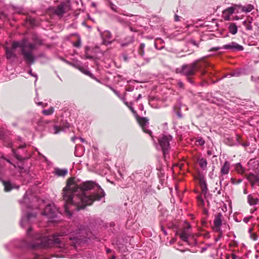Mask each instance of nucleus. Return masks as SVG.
Wrapping results in <instances>:
<instances>
[{
    "mask_svg": "<svg viewBox=\"0 0 259 259\" xmlns=\"http://www.w3.org/2000/svg\"><path fill=\"white\" fill-rule=\"evenodd\" d=\"M40 200L30 191H27L23 199L20 200L22 205L23 214L20 225L22 228L28 226L26 232L27 239H15L5 245V248L11 251L14 248L32 251L34 258L22 257L21 259H44L38 253L35 252V250L46 247H57L63 252L67 251L68 245H70L74 249L81 243H85L86 239L84 237L85 234V227L83 225L76 226L75 229H68L66 231L57 233L51 236H43L41 233H33L30 226L32 221L36 219L37 213L35 211L29 212V210L39 209ZM47 259V258H44Z\"/></svg>",
    "mask_w": 259,
    "mask_h": 259,
    "instance_id": "obj_1",
    "label": "nucleus"
},
{
    "mask_svg": "<svg viewBox=\"0 0 259 259\" xmlns=\"http://www.w3.org/2000/svg\"><path fill=\"white\" fill-rule=\"evenodd\" d=\"M105 195L104 191L96 182L87 181L78 185L74 178H70L62 190L65 212L70 217L74 211L84 209L94 201L100 200Z\"/></svg>",
    "mask_w": 259,
    "mask_h": 259,
    "instance_id": "obj_2",
    "label": "nucleus"
},
{
    "mask_svg": "<svg viewBox=\"0 0 259 259\" xmlns=\"http://www.w3.org/2000/svg\"><path fill=\"white\" fill-rule=\"evenodd\" d=\"M209 63L204 59L197 60L189 64H183L181 67L176 69V73L185 76L186 80L190 84L196 85L194 76L196 71H199L201 75L206 73L205 69L209 66Z\"/></svg>",
    "mask_w": 259,
    "mask_h": 259,
    "instance_id": "obj_3",
    "label": "nucleus"
},
{
    "mask_svg": "<svg viewBox=\"0 0 259 259\" xmlns=\"http://www.w3.org/2000/svg\"><path fill=\"white\" fill-rule=\"evenodd\" d=\"M0 139L4 141V144L6 146L11 148L14 156L18 160L22 161L28 158L29 155L26 154L27 151V145L25 144L20 145L18 148L15 150L13 148V144L12 142L9 139L7 141L5 138L4 134L2 132H0Z\"/></svg>",
    "mask_w": 259,
    "mask_h": 259,
    "instance_id": "obj_4",
    "label": "nucleus"
},
{
    "mask_svg": "<svg viewBox=\"0 0 259 259\" xmlns=\"http://www.w3.org/2000/svg\"><path fill=\"white\" fill-rule=\"evenodd\" d=\"M24 42V38L21 41H15L12 43L11 49L15 51L17 48H20L21 49V54L23 56L26 64L31 65L34 64L36 58L32 54V52L25 50Z\"/></svg>",
    "mask_w": 259,
    "mask_h": 259,
    "instance_id": "obj_5",
    "label": "nucleus"
},
{
    "mask_svg": "<svg viewBox=\"0 0 259 259\" xmlns=\"http://www.w3.org/2000/svg\"><path fill=\"white\" fill-rule=\"evenodd\" d=\"M172 139V137L170 135H163L158 139L159 147L162 151L163 155L165 160L170 150L169 143Z\"/></svg>",
    "mask_w": 259,
    "mask_h": 259,
    "instance_id": "obj_6",
    "label": "nucleus"
},
{
    "mask_svg": "<svg viewBox=\"0 0 259 259\" xmlns=\"http://www.w3.org/2000/svg\"><path fill=\"white\" fill-rule=\"evenodd\" d=\"M131 180L133 181L135 185L144 189L146 186V183L144 179V173L141 171H135L130 176Z\"/></svg>",
    "mask_w": 259,
    "mask_h": 259,
    "instance_id": "obj_7",
    "label": "nucleus"
},
{
    "mask_svg": "<svg viewBox=\"0 0 259 259\" xmlns=\"http://www.w3.org/2000/svg\"><path fill=\"white\" fill-rule=\"evenodd\" d=\"M221 49L230 50L233 52H239L242 51L244 50V47L238 44V43L232 41L228 44L224 45L222 47H213L210 49V52H215Z\"/></svg>",
    "mask_w": 259,
    "mask_h": 259,
    "instance_id": "obj_8",
    "label": "nucleus"
},
{
    "mask_svg": "<svg viewBox=\"0 0 259 259\" xmlns=\"http://www.w3.org/2000/svg\"><path fill=\"white\" fill-rule=\"evenodd\" d=\"M42 214L47 216L51 221L55 222L56 220L55 219L58 218L59 212L58 209L54 205L49 204L47 205Z\"/></svg>",
    "mask_w": 259,
    "mask_h": 259,
    "instance_id": "obj_9",
    "label": "nucleus"
},
{
    "mask_svg": "<svg viewBox=\"0 0 259 259\" xmlns=\"http://www.w3.org/2000/svg\"><path fill=\"white\" fill-rule=\"evenodd\" d=\"M135 117L143 132L151 136L152 132L147 128L149 125V119L146 117H140L138 114H136Z\"/></svg>",
    "mask_w": 259,
    "mask_h": 259,
    "instance_id": "obj_10",
    "label": "nucleus"
},
{
    "mask_svg": "<svg viewBox=\"0 0 259 259\" xmlns=\"http://www.w3.org/2000/svg\"><path fill=\"white\" fill-rule=\"evenodd\" d=\"M48 123L47 121L42 119H34L32 121V124L35 130L38 131H41Z\"/></svg>",
    "mask_w": 259,
    "mask_h": 259,
    "instance_id": "obj_11",
    "label": "nucleus"
},
{
    "mask_svg": "<svg viewBox=\"0 0 259 259\" xmlns=\"http://www.w3.org/2000/svg\"><path fill=\"white\" fill-rule=\"evenodd\" d=\"M223 217V216L222 212L217 213L214 215L213 225L216 231H221V227L222 225Z\"/></svg>",
    "mask_w": 259,
    "mask_h": 259,
    "instance_id": "obj_12",
    "label": "nucleus"
},
{
    "mask_svg": "<svg viewBox=\"0 0 259 259\" xmlns=\"http://www.w3.org/2000/svg\"><path fill=\"white\" fill-rule=\"evenodd\" d=\"M66 4L64 2L61 3L54 10V13L60 17H62L65 13Z\"/></svg>",
    "mask_w": 259,
    "mask_h": 259,
    "instance_id": "obj_13",
    "label": "nucleus"
},
{
    "mask_svg": "<svg viewBox=\"0 0 259 259\" xmlns=\"http://www.w3.org/2000/svg\"><path fill=\"white\" fill-rule=\"evenodd\" d=\"M199 183L201 188V193L204 196H206L208 193L207 185L204 177H200L199 179Z\"/></svg>",
    "mask_w": 259,
    "mask_h": 259,
    "instance_id": "obj_14",
    "label": "nucleus"
},
{
    "mask_svg": "<svg viewBox=\"0 0 259 259\" xmlns=\"http://www.w3.org/2000/svg\"><path fill=\"white\" fill-rule=\"evenodd\" d=\"M100 34L103 39V44L108 45L111 44V41L109 39L111 38V33L109 31L105 30L104 32H100Z\"/></svg>",
    "mask_w": 259,
    "mask_h": 259,
    "instance_id": "obj_15",
    "label": "nucleus"
},
{
    "mask_svg": "<svg viewBox=\"0 0 259 259\" xmlns=\"http://www.w3.org/2000/svg\"><path fill=\"white\" fill-rule=\"evenodd\" d=\"M2 182L6 192H9L13 189H18L19 188V186L12 184L9 180L2 181Z\"/></svg>",
    "mask_w": 259,
    "mask_h": 259,
    "instance_id": "obj_16",
    "label": "nucleus"
},
{
    "mask_svg": "<svg viewBox=\"0 0 259 259\" xmlns=\"http://www.w3.org/2000/svg\"><path fill=\"white\" fill-rule=\"evenodd\" d=\"M76 259H92V254L89 251H83L73 255Z\"/></svg>",
    "mask_w": 259,
    "mask_h": 259,
    "instance_id": "obj_17",
    "label": "nucleus"
},
{
    "mask_svg": "<svg viewBox=\"0 0 259 259\" xmlns=\"http://www.w3.org/2000/svg\"><path fill=\"white\" fill-rule=\"evenodd\" d=\"M247 179L251 183L252 187H253L254 185H259V178L254 174H249L247 176Z\"/></svg>",
    "mask_w": 259,
    "mask_h": 259,
    "instance_id": "obj_18",
    "label": "nucleus"
},
{
    "mask_svg": "<svg viewBox=\"0 0 259 259\" xmlns=\"http://www.w3.org/2000/svg\"><path fill=\"white\" fill-rule=\"evenodd\" d=\"M69 126L70 125L69 123H66L65 127L63 128L57 125H54L53 127L50 128V132L54 134H58L62 131H65V128H68Z\"/></svg>",
    "mask_w": 259,
    "mask_h": 259,
    "instance_id": "obj_19",
    "label": "nucleus"
},
{
    "mask_svg": "<svg viewBox=\"0 0 259 259\" xmlns=\"http://www.w3.org/2000/svg\"><path fill=\"white\" fill-rule=\"evenodd\" d=\"M230 169V163L228 161H225L221 168V174L222 176L229 174Z\"/></svg>",
    "mask_w": 259,
    "mask_h": 259,
    "instance_id": "obj_20",
    "label": "nucleus"
},
{
    "mask_svg": "<svg viewBox=\"0 0 259 259\" xmlns=\"http://www.w3.org/2000/svg\"><path fill=\"white\" fill-rule=\"evenodd\" d=\"M5 51L6 57L7 59L10 60L12 58L15 59L17 57V55L15 53V51L13 50L12 49H9L8 47H6L5 49Z\"/></svg>",
    "mask_w": 259,
    "mask_h": 259,
    "instance_id": "obj_21",
    "label": "nucleus"
},
{
    "mask_svg": "<svg viewBox=\"0 0 259 259\" xmlns=\"http://www.w3.org/2000/svg\"><path fill=\"white\" fill-rule=\"evenodd\" d=\"M235 9L234 7H230L224 10L223 14L225 15V19L229 20L230 16L235 13Z\"/></svg>",
    "mask_w": 259,
    "mask_h": 259,
    "instance_id": "obj_22",
    "label": "nucleus"
},
{
    "mask_svg": "<svg viewBox=\"0 0 259 259\" xmlns=\"http://www.w3.org/2000/svg\"><path fill=\"white\" fill-rule=\"evenodd\" d=\"M259 199L257 197H254L252 195L249 194L247 196V202L250 205H255L258 203Z\"/></svg>",
    "mask_w": 259,
    "mask_h": 259,
    "instance_id": "obj_23",
    "label": "nucleus"
},
{
    "mask_svg": "<svg viewBox=\"0 0 259 259\" xmlns=\"http://www.w3.org/2000/svg\"><path fill=\"white\" fill-rule=\"evenodd\" d=\"M109 6H110V8H111V9L113 11H114V12H115L116 13H117L118 14H120V15L127 16V15L125 14L124 13H123V10H122L121 9L119 8L117 6H116L114 4H113V3H110Z\"/></svg>",
    "mask_w": 259,
    "mask_h": 259,
    "instance_id": "obj_24",
    "label": "nucleus"
},
{
    "mask_svg": "<svg viewBox=\"0 0 259 259\" xmlns=\"http://www.w3.org/2000/svg\"><path fill=\"white\" fill-rule=\"evenodd\" d=\"M198 163L200 167L202 170H205L206 169L207 162L206 158H204L203 157L199 158L198 159Z\"/></svg>",
    "mask_w": 259,
    "mask_h": 259,
    "instance_id": "obj_25",
    "label": "nucleus"
},
{
    "mask_svg": "<svg viewBox=\"0 0 259 259\" xmlns=\"http://www.w3.org/2000/svg\"><path fill=\"white\" fill-rule=\"evenodd\" d=\"M68 172L67 169H61L59 168H56L55 169V174L59 177H64Z\"/></svg>",
    "mask_w": 259,
    "mask_h": 259,
    "instance_id": "obj_26",
    "label": "nucleus"
},
{
    "mask_svg": "<svg viewBox=\"0 0 259 259\" xmlns=\"http://www.w3.org/2000/svg\"><path fill=\"white\" fill-rule=\"evenodd\" d=\"M228 29L229 32L232 34H235L238 31V28L236 25L234 23H230Z\"/></svg>",
    "mask_w": 259,
    "mask_h": 259,
    "instance_id": "obj_27",
    "label": "nucleus"
},
{
    "mask_svg": "<svg viewBox=\"0 0 259 259\" xmlns=\"http://www.w3.org/2000/svg\"><path fill=\"white\" fill-rule=\"evenodd\" d=\"M24 45H25V50L26 49H29L30 50L29 51L32 52V51L35 49V45L32 43L28 42L26 39L24 38Z\"/></svg>",
    "mask_w": 259,
    "mask_h": 259,
    "instance_id": "obj_28",
    "label": "nucleus"
},
{
    "mask_svg": "<svg viewBox=\"0 0 259 259\" xmlns=\"http://www.w3.org/2000/svg\"><path fill=\"white\" fill-rule=\"evenodd\" d=\"M235 169L236 171L239 173L242 174L245 171V168L243 167L242 165L240 163H237L235 165Z\"/></svg>",
    "mask_w": 259,
    "mask_h": 259,
    "instance_id": "obj_29",
    "label": "nucleus"
},
{
    "mask_svg": "<svg viewBox=\"0 0 259 259\" xmlns=\"http://www.w3.org/2000/svg\"><path fill=\"white\" fill-rule=\"evenodd\" d=\"M124 103L125 105L128 107V108L130 109V110L132 112V113L134 114L135 116L136 115V114H138L137 113V111L134 109V107H133V103L125 101L124 100Z\"/></svg>",
    "mask_w": 259,
    "mask_h": 259,
    "instance_id": "obj_30",
    "label": "nucleus"
},
{
    "mask_svg": "<svg viewBox=\"0 0 259 259\" xmlns=\"http://www.w3.org/2000/svg\"><path fill=\"white\" fill-rule=\"evenodd\" d=\"M254 8L253 6L252 5H247L246 6H243L241 8V11L246 13L251 12Z\"/></svg>",
    "mask_w": 259,
    "mask_h": 259,
    "instance_id": "obj_31",
    "label": "nucleus"
},
{
    "mask_svg": "<svg viewBox=\"0 0 259 259\" xmlns=\"http://www.w3.org/2000/svg\"><path fill=\"white\" fill-rule=\"evenodd\" d=\"M234 77H239L243 73V71L241 68H238L232 72Z\"/></svg>",
    "mask_w": 259,
    "mask_h": 259,
    "instance_id": "obj_32",
    "label": "nucleus"
},
{
    "mask_svg": "<svg viewBox=\"0 0 259 259\" xmlns=\"http://www.w3.org/2000/svg\"><path fill=\"white\" fill-rule=\"evenodd\" d=\"M181 240L189 243V237L188 234L186 232H182L180 234Z\"/></svg>",
    "mask_w": 259,
    "mask_h": 259,
    "instance_id": "obj_33",
    "label": "nucleus"
},
{
    "mask_svg": "<svg viewBox=\"0 0 259 259\" xmlns=\"http://www.w3.org/2000/svg\"><path fill=\"white\" fill-rule=\"evenodd\" d=\"M145 47V44L144 43H141L140 45V46L139 47L138 53H139V55L142 57H143L144 55Z\"/></svg>",
    "mask_w": 259,
    "mask_h": 259,
    "instance_id": "obj_34",
    "label": "nucleus"
},
{
    "mask_svg": "<svg viewBox=\"0 0 259 259\" xmlns=\"http://www.w3.org/2000/svg\"><path fill=\"white\" fill-rule=\"evenodd\" d=\"M242 24L244 26H245L246 29L247 30H251L252 29V26L251 25V22L249 21V19L247 20H244L242 22Z\"/></svg>",
    "mask_w": 259,
    "mask_h": 259,
    "instance_id": "obj_35",
    "label": "nucleus"
},
{
    "mask_svg": "<svg viewBox=\"0 0 259 259\" xmlns=\"http://www.w3.org/2000/svg\"><path fill=\"white\" fill-rule=\"evenodd\" d=\"M112 18L121 24H123L125 22L123 18L116 15H112Z\"/></svg>",
    "mask_w": 259,
    "mask_h": 259,
    "instance_id": "obj_36",
    "label": "nucleus"
},
{
    "mask_svg": "<svg viewBox=\"0 0 259 259\" xmlns=\"http://www.w3.org/2000/svg\"><path fill=\"white\" fill-rule=\"evenodd\" d=\"M42 113L46 115H50L53 113L54 112V108L51 107L48 109H44L42 110Z\"/></svg>",
    "mask_w": 259,
    "mask_h": 259,
    "instance_id": "obj_37",
    "label": "nucleus"
},
{
    "mask_svg": "<svg viewBox=\"0 0 259 259\" xmlns=\"http://www.w3.org/2000/svg\"><path fill=\"white\" fill-rule=\"evenodd\" d=\"M176 108H177V106H174V110L175 111L176 114L177 115V116H178V117L179 118H182L183 117V115L181 112L180 105H179V110L178 111H175Z\"/></svg>",
    "mask_w": 259,
    "mask_h": 259,
    "instance_id": "obj_38",
    "label": "nucleus"
},
{
    "mask_svg": "<svg viewBox=\"0 0 259 259\" xmlns=\"http://www.w3.org/2000/svg\"><path fill=\"white\" fill-rule=\"evenodd\" d=\"M79 70L83 73L84 74H86V75H89V76H90L92 78H94L93 77V74L90 71H88V70H86L84 68H79Z\"/></svg>",
    "mask_w": 259,
    "mask_h": 259,
    "instance_id": "obj_39",
    "label": "nucleus"
},
{
    "mask_svg": "<svg viewBox=\"0 0 259 259\" xmlns=\"http://www.w3.org/2000/svg\"><path fill=\"white\" fill-rule=\"evenodd\" d=\"M196 142L199 146H203L205 144V141L201 137H197L196 139Z\"/></svg>",
    "mask_w": 259,
    "mask_h": 259,
    "instance_id": "obj_40",
    "label": "nucleus"
},
{
    "mask_svg": "<svg viewBox=\"0 0 259 259\" xmlns=\"http://www.w3.org/2000/svg\"><path fill=\"white\" fill-rule=\"evenodd\" d=\"M64 60V61H65V62H66L67 64H68L70 65H71V66H74V67H75V68H78L79 70V68H82V67H80V65L79 64V63H71V62H69V61H66V60Z\"/></svg>",
    "mask_w": 259,
    "mask_h": 259,
    "instance_id": "obj_41",
    "label": "nucleus"
},
{
    "mask_svg": "<svg viewBox=\"0 0 259 259\" xmlns=\"http://www.w3.org/2000/svg\"><path fill=\"white\" fill-rule=\"evenodd\" d=\"M73 45L74 47H76V48H80V46H81V38L80 37H78V38H77V40L74 42L73 44Z\"/></svg>",
    "mask_w": 259,
    "mask_h": 259,
    "instance_id": "obj_42",
    "label": "nucleus"
},
{
    "mask_svg": "<svg viewBox=\"0 0 259 259\" xmlns=\"http://www.w3.org/2000/svg\"><path fill=\"white\" fill-rule=\"evenodd\" d=\"M80 148L83 151H84V148L82 145H76V147H75V151H74V154H75L76 156H80L79 155H78L77 154V148Z\"/></svg>",
    "mask_w": 259,
    "mask_h": 259,
    "instance_id": "obj_43",
    "label": "nucleus"
},
{
    "mask_svg": "<svg viewBox=\"0 0 259 259\" xmlns=\"http://www.w3.org/2000/svg\"><path fill=\"white\" fill-rule=\"evenodd\" d=\"M242 181V180L241 179H239L238 180H236L235 179H231V183L233 184H240V183H241Z\"/></svg>",
    "mask_w": 259,
    "mask_h": 259,
    "instance_id": "obj_44",
    "label": "nucleus"
},
{
    "mask_svg": "<svg viewBox=\"0 0 259 259\" xmlns=\"http://www.w3.org/2000/svg\"><path fill=\"white\" fill-rule=\"evenodd\" d=\"M28 73L29 74H30L31 76H34V77H36V79H35V82H36L37 79V76L36 74L32 73V69H31V68H30V69L28 70Z\"/></svg>",
    "mask_w": 259,
    "mask_h": 259,
    "instance_id": "obj_45",
    "label": "nucleus"
},
{
    "mask_svg": "<svg viewBox=\"0 0 259 259\" xmlns=\"http://www.w3.org/2000/svg\"><path fill=\"white\" fill-rule=\"evenodd\" d=\"M134 87L133 85H129L128 87H125V90L127 92H132L134 90Z\"/></svg>",
    "mask_w": 259,
    "mask_h": 259,
    "instance_id": "obj_46",
    "label": "nucleus"
},
{
    "mask_svg": "<svg viewBox=\"0 0 259 259\" xmlns=\"http://www.w3.org/2000/svg\"><path fill=\"white\" fill-rule=\"evenodd\" d=\"M250 237L253 240H256L257 239V236L256 233H252L250 235Z\"/></svg>",
    "mask_w": 259,
    "mask_h": 259,
    "instance_id": "obj_47",
    "label": "nucleus"
},
{
    "mask_svg": "<svg viewBox=\"0 0 259 259\" xmlns=\"http://www.w3.org/2000/svg\"><path fill=\"white\" fill-rule=\"evenodd\" d=\"M251 218H252V217H251V216L249 217H245V218L243 219V222H244V223H247L249 221L250 219Z\"/></svg>",
    "mask_w": 259,
    "mask_h": 259,
    "instance_id": "obj_48",
    "label": "nucleus"
},
{
    "mask_svg": "<svg viewBox=\"0 0 259 259\" xmlns=\"http://www.w3.org/2000/svg\"><path fill=\"white\" fill-rule=\"evenodd\" d=\"M2 161V159L0 158V176L2 174L3 170Z\"/></svg>",
    "mask_w": 259,
    "mask_h": 259,
    "instance_id": "obj_49",
    "label": "nucleus"
},
{
    "mask_svg": "<svg viewBox=\"0 0 259 259\" xmlns=\"http://www.w3.org/2000/svg\"><path fill=\"white\" fill-rule=\"evenodd\" d=\"M240 145H241L244 147H246L249 145V143L248 142H243L240 143Z\"/></svg>",
    "mask_w": 259,
    "mask_h": 259,
    "instance_id": "obj_50",
    "label": "nucleus"
},
{
    "mask_svg": "<svg viewBox=\"0 0 259 259\" xmlns=\"http://www.w3.org/2000/svg\"><path fill=\"white\" fill-rule=\"evenodd\" d=\"M178 85L180 88H182V89L184 88V86L183 83L182 81H179L178 83Z\"/></svg>",
    "mask_w": 259,
    "mask_h": 259,
    "instance_id": "obj_51",
    "label": "nucleus"
},
{
    "mask_svg": "<svg viewBox=\"0 0 259 259\" xmlns=\"http://www.w3.org/2000/svg\"><path fill=\"white\" fill-rule=\"evenodd\" d=\"M190 42L194 46H197V47H198V44L197 42L194 40H190Z\"/></svg>",
    "mask_w": 259,
    "mask_h": 259,
    "instance_id": "obj_52",
    "label": "nucleus"
},
{
    "mask_svg": "<svg viewBox=\"0 0 259 259\" xmlns=\"http://www.w3.org/2000/svg\"><path fill=\"white\" fill-rule=\"evenodd\" d=\"M174 19H175V21L176 22H178L180 21V17L178 15H177V14L175 15Z\"/></svg>",
    "mask_w": 259,
    "mask_h": 259,
    "instance_id": "obj_53",
    "label": "nucleus"
},
{
    "mask_svg": "<svg viewBox=\"0 0 259 259\" xmlns=\"http://www.w3.org/2000/svg\"><path fill=\"white\" fill-rule=\"evenodd\" d=\"M161 230L162 231L164 235H166L167 232L166 231V230L164 229V228L162 226H161Z\"/></svg>",
    "mask_w": 259,
    "mask_h": 259,
    "instance_id": "obj_54",
    "label": "nucleus"
},
{
    "mask_svg": "<svg viewBox=\"0 0 259 259\" xmlns=\"http://www.w3.org/2000/svg\"><path fill=\"white\" fill-rule=\"evenodd\" d=\"M36 104L38 105H42V107H45V106H46L47 105V103L44 104L42 102H39L36 103Z\"/></svg>",
    "mask_w": 259,
    "mask_h": 259,
    "instance_id": "obj_55",
    "label": "nucleus"
},
{
    "mask_svg": "<svg viewBox=\"0 0 259 259\" xmlns=\"http://www.w3.org/2000/svg\"><path fill=\"white\" fill-rule=\"evenodd\" d=\"M233 75V73H232V72H230V73L227 74L226 75V77H233V75Z\"/></svg>",
    "mask_w": 259,
    "mask_h": 259,
    "instance_id": "obj_56",
    "label": "nucleus"
},
{
    "mask_svg": "<svg viewBox=\"0 0 259 259\" xmlns=\"http://www.w3.org/2000/svg\"><path fill=\"white\" fill-rule=\"evenodd\" d=\"M231 256L233 259H236L238 257V256L234 253L231 254Z\"/></svg>",
    "mask_w": 259,
    "mask_h": 259,
    "instance_id": "obj_57",
    "label": "nucleus"
},
{
    "mask_svg": "<svg viewBox=\"0 0 259 259\" xmlns=\"http://www.w3.org/2000/svg\"><path fill=\"white\" fill-rule=\"evenodd\" d=\"M123 58L124 60L125 61H127V60H128V57L126 55H123Z\"/></svg>",
    "mask_w": 259,
    "mask_h": 259,
    "instance_id": "obj_58",
    "label": "nucleus"
},
{
    "mask_svg": "<svg viewBox=\"0 0 259 259\" xmlns=\"http://www.w3.org/2000/svg\"><path fill=\"white\" fill-rule=\"evenodd\" d=\"M207 248L206 247H202V248H201V252H203L207 250Z\"/></svg>",
    "mask_w": 259,
    "mask_h": 259,
    "instance_id": "obj_59",
    "label": "nucleus"
},
{
    "mask_svg": "<svg viewBox=\"0 0 259 259\" xmlns=\"http://www.w3.org/2000/svg\"><path fill=\"white\" fill-rule=\"evenodd\" d=\"M78 139L80 140L81 142H82V143L85 142V140L83 138H82L81 137H79Z\"/></svg>",
    "mask_w": 259,
    "mask_h": 259,
    "instance_id": "obj_60",
    "label": "nucleus"
},
{
    "mask_svg": "<svg viewBox=\"0 0 259 259\" xmlns=\"http://www.w3.org/2000/svg\"><path fill=\"white\" fill-rule=\"evenodd\" d=\"M142 97V95L141 94H139V95L138 96V97L136 98V101H138L140 99H141Z\"/></svg>",
    "mask_w": 259,
    "mask_h": 259,
    "instance_id": "obj_61",
    "label": "nucleus"
},
{
    "mask_svg": "<svg viewBox=\"0 0 259 259\" xmlns=\"http://www.w3.org/2000/svg\"><path fill=\"white\" fill-rule=\"evenodd\" d=\"M106 251L107 253H109L111 252V251H112V250L110 248H106Z\"/></svg>",
    "mask_w": 259,
    "mask_h": 259,
    "instance_id": "obj_62",
    "label": "nucleus"
},
{
    "mask_svg": "<svg viewBox=\"0 0 259 259\" xmlns=\"http://www.w3.org/2000/svg\"><path fill=\"white\" fill-rule=\"evenodd\" d=\"M252 228H249V229H248V232L250 234V235L251 234H252Z\"/></svg>",
    "mask_w": 259,
    "mask_h": 259,
    "instance_id": "obj_63",
    "label": "nucleus"
},
{
    "mask_svg": "<svg viewBox=\"0 0 259 259\" xmlns=\"http://www.w3.org/2000/svg\"><path fill=\"white\" fill-rule=\"evenodd\" d=\"M207 154L208 155H211L212 154V152L210 150H208L207 151Z\"/></svg>",
    "mask_w": 259,
    "mask_h": 259,
    "instance_id": "obj_64",
    "label": "nucleus"
}]
</instances>
